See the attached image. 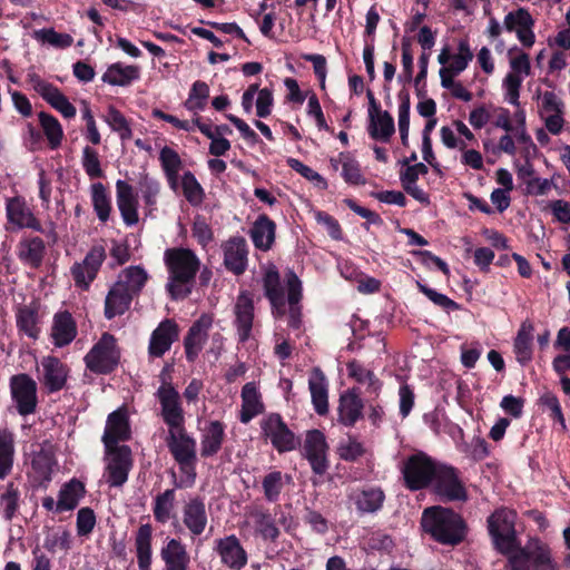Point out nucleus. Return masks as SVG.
Here are the masks:
<instances>
[{
	"instance_id": "nucleus-1",
	"label": "nucleus",
	"mask_w": 570,
	"mask_h": 570,
	"mask_svg": "<svg viewBox=\"0 0 570 570\" xmlns=\"http://www.w3.org/2000/svg\"><path fill=\"white\" fill-rule=\"evenodd\" d=\"M164 263L168 272L166 291L173 301L187 298L195 286L202 262L197 254L186 247L167 248Z\"/></svg>"
},
{
	"instance_id": "nucleus-2",
	"label": "nucleus",
	"mask_w": 570,
	"mask_h": 570,
	"mask_svg": "<svg viewBox=\"0 0 570 570\" xmlns=\"http://www.w3.org/2000/svg\"><path fill=\"white\" fill-rule=\"evenodd\" d=\"M421 525L425 533L444 546L455 547L468 535V524L462 515L451 508L434 505L423 511Z\"/></svg>"
},
{
	"instance_id": "nucleus-3",
	"label": "nucleus",
	"mask_w": 570,
	"mask_h": 570,
	"mask_svg": "<svg viewBox=\"0 0 570 570\" xmlns=\"http://www.w3.org/2000/svg\"><path fill=\"white\" fill-rule=\"evenodd\" d=\"M508 570H559L552 557L551 548L542 540L530 539L524 547L520 544L508 557Z\"/></svg>"
},
{
	"instance_id": "nucleus-4",
	"label": "nucleus",
	"mask_w": 570,
	"mask_h": 570,
	"mask_svg": "<svg viewBox=\"0 0 570 570\" xmlns=\"http://www.w3.org/2000/svg\"><path fill=\"white\" fill-rule=\"evenodd\" d=\"M440 462L425 452L419 451L409 455L401 468L403 485L412 491H420L431 487Z\"/></svg>"
},
{
	"instance_id": "nucleus-5",
	"label": "nucleus",
	"mask_w": 570,
	"mask_h": 570,
	"mask_svg": "<svg viewBox=\"0 0 570 570\" xmlns=\"http://www.w3.org/2000/svg\"><path fill=\"white\" fill-rule=\"evenodd\" d=\"M121 352L116 337L105 332L85 355L87 370L97 375H108L116 371L120 363Z\"/></svg>"
},
{
	"instance_id": "nucleus-6",
	"label": "nucleus",
	"mask_w": 570,
	"mask_h": 570,
	"mask_svg": "<svg viewBox=\"0 0 570 570\" xmlns=\"http://www.w3.org/2000/svg\"><path fill=\"white\" fill-rule=\"evenodd\" d=\"M515 513L509 509H498L488 518V530L494 548L509 557L520 544L514 528Z\"/></svg>"
},
{
	"instance_id": "nucleus-7",
	"label": "nucleus",
	"mask_w": 570,
	"mask_h": 570,
	"mask_svg": "<svg viewBox=\"0 0 570 570\" xmlns=\"http://www.w3.org/2000/svg\"><path fill=\"white\" fill-rule=\"evenodd\" d=\"M165 442L173 459L179 465L180 471L184 473L191 471L194 480L197 463L196 439L187 432L185 425H181V428L168 429Z\"/></svg>"
},
{
	"instance_id": "nucleus-8",
	"label": "nucleus",
	"mask_w": 570,
	"mask_h": 570,
	"mask_svg": "<svg viewBox=\"0 0 570 570\" xmlns=\"http://www.w3.org/2000/svg\"><path fill=\"white\" fill-rule=\"evenodd\" d=\"M261 433L265 441H269L278 453H286L295 450L299 440L287 426L279 413H269L259 422Z\"/></svg>"
},
{
	"instance_id": "nucleus-9",
	"label": "nucleus",
	"mask_w": 570,
	"mask_h": 570,
	"mask_svg": "<svg viewBox=\"0 0 570 570\" xmlns=\"http://www.w3.org/2000/svg\"><path fill=\"white\" fill-rule=\"evenodd\" d=\"M431 487L442 502H465L469 498L459 470L452 465L440 463Z\"/></svg>"
},
{
	"instance_id": "nucleus-10",
	"label": "nucleus",
	"mask_w": 570,
	"mask_h": 570,
	"mask_svg": "<svg viewBox=\"0 0 570 570\" xmlns=\"http://www.w3.org/2000/svg\"><path fill=\"white\" fill-rule=\"evenodd\" d=\"M106 482L110 488H121L127 481L134 466L132 452L129 445L105 448Z\"/></svg>"
},
{
	"instance_id": "nucleus-11",
	"label": "nucleus",
	"mask_w": 570,
	"mask_h": 570,
	"mask_svg": "<svg viewBox=\"0 0 570 570\" xmlns=\"http://www.w3.org/2000/svg\"><path fill=\"white\" fill-rule=\"evenodd\" d=\"M106 250L102 245L92 246L82 262H76L70 268L71 277L77 288L87 292L106 259Z\"/></svg>"
},
{
	"instance_id": "nucleus-12",
	"label": "nucleus",
	"mask_w": 570,
	"mask_h": 570,
	"mask_svg": "<svg viewBox=\"0 0 570 570\" xmlns=\"http://www.w3.org/2000/svg\"><path fill=\"white\" fill-rule=\"evenodd\" d=\"M10 392L20 415L27 416L36 412L38 404L37 383L29 374L12 375L10 377Z\"/></svg>"
},
{
	"instance_id": "nucleus-13",
	"label": "nucleus",
	"mask_w": 570,
	"mask_h": 570,
	"mask_svg": "<svg viewBox=\"0 0 570 570\" xmlns=\"http://www.w3.org/2000/svg\"><path fill=\"white\" fill-rule=\"evenodd\" d=\"M160 405V416L168 429L185 425V411L179 392L173 384L160 385L155 393Z\"/></svg>"
},
{
	"instance_id": "nucleus-14",
	"label": "nucleus",
	"mask_w": 570,
	"mask_h": 570,
	"mask_svg": "<svg viewBox=\"0 0 570 570\" xmlns=\"http://www.w3.org/2000/svg\"><path fill=\"white\" fill-rule=\"evenodd\" d=\"M327 452L328 444L325 434L317 429L307 431L303 444V454L312 471L317 475L325 474L330 468Z\"/></svg>"
},
{
	"instance_id": "nucleus-15",
	"label": "nucleus",
	"mask_w": 570,
	"mask_h": 570,
	"mask_svg": "<svg viewBox=\"0 0 570 570\" xmlns=\"http://www.w3.org/2000/svg\"><path fill=\"white\" fill-rule=\"evenodd\" d=\"M234 326L238 336L239 343H246L250 336L255 318V305L253 294L249 291L243 289L236 297L233 307Z\"/></svg>"
},
{
	"instance_id": "nucleus-16",
	"label": "nucleus",
	"mask_w": 570,
	"mask_h": 570,
	"mask_svg": "<svg viewBox=\"0 0 570 570\" xmlns=\"http://www.w3.org/2000/svg\"><path fill=\"white\" fill-rule=\"evenodd\" d=\"M6 216L8 224H11L14 229L28 228L35 232L43 233L41 222L32 213L31 208L22 196L7 198Z\"/></svg>"
},
{
	"instance_id": "nucleus-17",
	"label": "nucleus",
	"mask_w": 570,
	"mask_h": 570,
	"mask_svg": "<svg viewBox=\"0 0 570 570\" xmlns=\"http://www.w3.org/2000/svg\"><path fill=\"white\" fill-rule=\"evenodd\" d=\"M213 325V316L210 314H202L189 327L184 337V348L186 360L194 363L202 352L208 338V331Z\"/></svg>"
},
{
	"instance_id": "nucleus-18",
	"label": "nucleus",
	"mask_w": 570,
	"mask_h": 570,
	"mask_svg": "<svg viewBox=\"0 0 570 570\" xmlns=\"http://www.w3.org/2000/svg\"><path fill=\"white\" fill-rule=\"evenodd\" d=\"M264 295L271 304L274 318H282L286 315V299L281 283V275L275 265H271L263 276Z\"/></svg>"
},
{
	"instance_id": "nucleus-19",
	"label": "nucleus",
	"mask_w": 570,
	"mask_h": 570,
	"mask_svg": "<svg viewBox=\"0 0 570 570\" xmlns=\"http://www.w3.org/2000/svg\"><path fill=\"white\" fill-rule=\"evenodd\" d=\"M131 438L129 416L125 407L111 412L106 421L101 441L105 448L120 446L119 442H126Z\"/></svg>"
},
{
	"instance_id": "nucleus-20",
	"label": "nucleus",
	"mask_w": 570,
	"mask_h": 570,
	"mask_svg": "<svg viewBox=\"0 0 570 570\" xmlns=\"http://www.w3.org/2000/svg\"><path fill=\"white\" fill-rule=\"evenodd\" d=\"M40 383L48 394L61 391L69 376V367L57 356H45L41 361Z\"/></svg>"
},
{
	"instance_id": "nucleus-21",
	"label": "nucleus",
	"mask_w": 570,
	"mask_h": 570,
	"mask_svg": "<svg viewBox=\"0 0 570 570\" xmlns=\"http://www.w3.org/2000/svg\"><path fill=\"white\" fill-rule=\"evenodd\" d=\"M179 337V326L173 318H165L153 331L148 345L150 357H161Z\"/></svg>"
},
{
	"instance_id": "nucleus-22",
	"label": "nucleus",
	"mask_w": 570,
	"mask_h": 570,
	"mask_svg": "<svg viewBox=\"0 0 570 570\" xmlns=\"http://www.w3.org/2000/svg\"><path fill=\"white\" fill-rule=\"evenodd\" d=\"M214 550L220 557L222 563L232 570H242L248 562V556L235 534L217 539Z\"/></svg>"
},
{
	"instance_id": "nucleus-23",
	"label": "nucleus",
	"mask_w": 570,
	"mask_h": 570,
	"mask_svg": "<svg viewBox=\"0 0 570 570\" xmlns=\"http://www.w3.org/2000/svg\"><path fill=\"white\" fill-rule=\"evenodd\" d=\"M224 265L227 271L239 276L247 269L248 247L244 237H230L223 244Z\"/></svg>"
},
{
	"instance_id": "nucleus-24",
	"label": "nucleus",
	"mask_w": 570,
	"mask_h": 570,
	"mask_svg": "<svg viewBox=\"0 0 570 570\" xmlns=\"http://www.w3.org/2000/svg\"><path fill=\"white\" fill-rule=\"evenodd\" d=\"M35 89L39 92L41 98L55 110L60 112L63 118L71 119L76 117V107L69 101V99L57 86L37 77Z\"/></svg>"
},
{
	"instance_id": "nucleus-25",
	"label": "nucleus",
	"mask_w": 570,
	"mask_h": 570,
	"mask_svg": "<svg viewBox=\"0 0 570 570\" xmlns=\"http://www.w3.org/2000/svg\"><path fill=\"white\" fill-rule=\"evenodd\" d=\"M364 403L360 397V390L352 387L340 396L338 422L344 426L352 428L363 417Z\"/></svg>"
},
{
	"instance_id": "nucleus-26",
	"label": "nucleus",
	"mask_w": 570,
	"mask_h": 570,
	"mask_svg": "<svg viewBox=\"0 0 570 570\" xmlns=\"http://www.w3.org/2000/svg\"><path fill=\"white\" fill-rule=\"evenodd\" d=\"M77 333V323L69 311H59L53 315L50 336L56 347L69 345Z\"/></svg>"
},
{
	"instance_id": "nucleus-27",
	"label": "nucleus",
	"mask_w": 570,
	"mask_h": 570,
	"mask_svg": "<svg viewBox=\"0 0 570 570\" xmlns=\"http://www.w3.org/2000/svg\"><path fill=\"white\" fill-rule=\"evenodd\" d=\"M288 303V326L298 330L302 325V307L299 302L303 297L302 282L293 269L285 274Z\"/></svg>"
},
{
	"instance_id": "nucleus-28",
	"label": "nucleus",
	"mask_w": 570,
	"mask_h": 570,
	"mask_svg": "<svg viewBox=\"0 0 570 570\" xmlns=\"http://www.w3.org/2000/svg\"><path fill=\"white\" fill-rule=\"evenodd\" d=\"M183 523L189 532L198 537L207 525V512L205 501L197 495L190 498L183 507Z\"/></svg>"
},
{
	"instance_id": "nucleus-29",
	"label": "nucleus",
	"mask_w": 570,
	"mask_h": 570,
	"mask_svg": "<svg viewBox=\"0 0 570 570\" xmlns=\"http://www.w3.org/2000/svg\"><path fill=\"white\" fill-rule=\"evenodd\" d=\"M117 206L121 218L127 226L136 225L139 220L138 200L134 194V188L125 180L116 183Z\"/></svg>"
},
{
	"instance_id": "nucleus-30",
	"label": "nucleus",
	"mask_w": 570,
	"mask_h": 570,
	"mask_svg": "<svg viewBox=\"0 0 570 570\" xmlns=\"http://www.w3.org/2000/svg\"><path fill=\"white\" fill-rule=\"evenodd\" d=\"M19 261L33 269H38L46 256V243L39 236L23 237L17 245Z\"/></svg>"
},
{
	"instance_id": "nucleus-31",
	"label": "nucleus",
	"mask_w": 570,
	"mask_h": 570,
	"mask_svg": "<svg viewBox=\"0 0 570 570\" xmlns=\"http://www.w3.org/2000/svg\"><path fill=\"white\" fill-rule=\"evenodd\" d=\"M226 425L218 420L209 421L202 431L200 455L202 458H212L216 455L226 439Z\"/></svg>"
},
{
	"instance_id": "nucleus-32",
	"label": "nucleus",
	"mask_w": 570,
	"mask_h": 570,
	"mask_svg": "<svg viewBox=\"0 0 570 570\" xmlns=\"http://www.w3.org/2000/svg\"><path fill=\"white\" fill-rule=\"evenodd\" d=\"M134 298L121 282H116L105 298V317L112 320L124 315L130 308Z\"/></svg>"
},
{
	"instance_id": "nucleus-33",
	"label": "nucleus",
	"mask_w": 570,
	"mask_h": 570,
	"mask_svg": "<svg viewBox=\"0 0 570 570\" xmlns=\"http://www.w3.org/2000/svg\"><path fill=\"white\" fill-rule=\"evenodd\" d=\"M308 389L315 412L322 416L326 415L328 413V384L320 367L313 368L308 380Z\"/></svg>"
},
{
	"instance_id": "nucleus-34",
	"label": "nucleus",
	"mask_w": 570,
	"mask_h": 570,
	"mask_svg": "<svg viewBox=\"0 0 570 570\" xmlns=\"http://www.w3.org/2000/svg\"><path fill=\"white\" fill-rule=\"evenodd\" d=\"M352 500L360 514L375 513L383 508L385 493L380 487L367 485L357 490Z\"/></svg>"
},
{
	"instance_id": "nucleus-35",
	"label": "nucleus",
	"mask_w": 570,
	"mask_h": 570,
	"mask_svg": "<svg viewBox=\"0 0 570 570\" xmlns=\"http://www.w3.org/2000/svg\"><path fill=\"white\" fill-rule=\"evenodd\" d=\"M165 570H188L190 558L185 544L178 539H169L160 550Z\"/></svg>"
},
{
	"instance_id": "nucleus-36",
	"label": "nucleus",
	"mask_w": 570,
	"mask_h": 570,
	"mask_svg": "<svg viewBox=\"0 0 570 570\" xmlns=\"http://www.w3.org/2000/svg\"><path fill=\"white\" fill-rule=\"evenodd\" d=\"M276 224L266 214L259 215L250 228L249 235L257 249L269 250L275 242Z\"/></svg>"
},
{
	"instance_id": "nucleus-37",
	"label": "nucleus",
	"mask_w": 570,
	"mask_h": 570,
	"mask_svg": "<svg viewBox=\"0 0 570 570\" xmlns=\"http://www.w3.org/2000/svg\"><path fill=\"white\" fill-rule=\"evenodd\" d=\"M242 411L239 421L244 424L250 422L255 416L264 412L262 395L254 382L246 383L242 389Z\"/></svg>"
},
{
	"instance_id": "nucleus-38",
	"label": "nucleus",
	"mask_w": 570,
	"mask_h": 570,
	"mask_svg": "<svg viewBox=\"0 0 570 570\" xmlns=\"http://www.w3.org/2000/svg\"><path fill=\"white\" fill-rule=\"evenodd\" d=\"M140 78L138 66L115 62L108 66L101 81L111 86L128 87Z\"/></svg>"
},
{
	"instance_id": "nucleus-39",
	"label": "nucleus",
	"mask_w": 570,
	"mask_h": 570,
	"mask_svg": "<svg viewBox=\"0 0 570 570\" xmlns=\"http://www.w3.org/2000/svg\"><path fill=\"white\" fill-rule=\"evenodd\" d=\"M533 332L534 326L525 320L521 323L513 342V352L521 365H527L533 357Z\"/></svg>"
},
{
	"instance_id": "nucleus-40",
	"label": "nucleus",
	"mask_w": 570,
	"mask_h": 570,
	"mask_svg": "<svg viewBox=\"0 0 570 570\" xmlns=\"http://www.w3.org/2000/svg\"><path fill=\"white\" fill-rule=\"evenodd\" d=\"M85 494V484L78 479L73 478L66 482L59 490L56 512L61 513L75 510Z\"/></svg>"
},
{
	"instance_id": "nucleus-41",
	"label": "nucleus",
	"mask_w": 570,
	"mask_h": 570,
	"mask_svg": "<svg viewBox=\"0 0 570 570\" xmlns=\"http://www.w3.org/2000/svg\"><path fill=\"white\" fill-rule=\"evenodd\" d=\"M16 458V436L7 426H0V481L13 471Z\"/></svg>"
},
{
	"instance_id": "nucleus-42",
	"label": "nucleus",
	"mask_w": 570,
	"mask_h": 570,
	"mask_svg": "<svg viewBox=\"0 0 570 570\" xmlns=\"http://www.w3.org/2000/svg\"><path fill=\"white\" fill-rule=\"evenodd\" d=\"M153 527L150 523L141 524L135 535V548L139 570H150L153 560L151 550Z\"/></svg>"
},
{
	"instance_id": "nucleus-43",
	"label": "nucleus",
	"mask_w": 570,
	"mask_h": 570,
	"mask_svg": "<svg viewBox=\"0 0 570 570\" xmlns=\"http://www.w3.org/2000/svg\"><path fill=\"white\" fill-rule=\"evenodd\" d=\"M367 132L374 140L389 142L395 132L394 119L386 110H380L368 117Z\"/></svg>"
},
{
	"instance_id": "nucleus-44",
	"label": "nucleus",
	"mask_w": 570,
	"mask_h": 570,
	"mask_svg": "<svg viewBox=\"0 0 570 570\" xmlns=\"http://www.w3.org/2000/svg\"><path fill=\"white\" fill-rule=\"evenodd\" d=\"M148 281V274L141 266H129L118 276L117 282H121L125 288L134 296H138Z\"/></svg>"
},
{
	"instance_id": "nucleus-45",
	"label": "nucleus",
	"mask_w": 570,
	"mask_h": 570,
	"mask_svg": "<svg viewBox=\"0 0 570 570\" xmlns=\"http://www.w3.org/2000/svg\"><path fill=\"white\" fill-rule=\"evenodd\" d=\"M252 517L255 520L256 531L259 533L263 540L275 542L278 539L281 531L275 523V519L268 510L262 508L256 509L252 513Z\"/></svg>"
},
{
	"instance_id": "nucleus-46",
	"label": "nucleus",
	"mask_w": 570,
	"mask_h": 570,
	"mask_svg": "<svg viewBox=\"0 0 570 570\" xmlns=\"http://www.w3.org/2000/svg\"><path fill=\"white\" fill-rule=\"evenodd\" d=\"M16 323L19 332L28 337L33 340L39 337L40 328L38 326V311L36 307L27 305L19 307L16 314Z\"/></svg>"
},
{
	"instance_id": "nucleus-47",
	"label": "nucleus",
	"mask_w": 570,
	"mask_h": 570,
	"mask_svg": "<svg viewBox=\"0 0 570 570\" xmlns=\"http://www.w3.org/2000/svg\"><path fill=\"white\" fill-rule=\"evenodd\" d=\"M91 203L98 219L106 223L110 217L111 197L102 183L91 185Z\"/></svg>"
},
{
	"instance_id": "nucleus-48",
	"label": "nucleus",
	"mask_w": 570,
	"mask_h": 570,
	"mask_svg": "<svg viewBox=\"0 0 570 570\" xmlns=\"http://www.w3.org/2000/svg\"><path fill=\"white\" fill-rule=\"evenodd\" d=\"M175 489H167L163 493L156 495L153 505V513L158 523L165 524L168 522L175 508Z\"/></svg>"
},
{
	"instance_id": "nucleus-49",
	"label": "nucleus",
	"mask_w": 570,
	"mask_h": 570,
	"mask_svg": "<svg viewBox=\"0 0 570 570\" xmlns=\"http://www.w3.org/2000/svg\"><path fill=\"white\" fill-rule=\"evenodd\" d=\"M161 168L170 184L171 188L176 187L178 171L181 168V159L176 150L165 146L159 153Z\"/></svg>"
},
{
	"instance_id": "nucleus-50",
	"label": "nucleus",
	"mask_w": 570,
	"mask_h": 570,
	"mask_svg": "<svg viewBox=\"0 0 570 570\" xmlns=\"http://www.w3.org/2000/svg\"><path fill=\"white\" fill-rule=\"evenodd\" d=\"M38 118L40 126L48 139L49 147L51 149L58 148L61 145L63 138V130L59 120L46 111H40L38 114Z\"/></svg>"
},
{
	"instance_id": "nucleus-51",
	"label": "nucleus",
	"mask_w": 570,
	"mask_h": 570,
	"mask_svg": "<svg viewBox=\"0 0 570 570\" xmlns=\"http://www.w3.org/2000/svg\"><path fill=\"white\" fill-rule=\"evenodd\" d=\"M104 119L110 129L119 135L120 140L126 141L131 139L132 129L130 122L115 106L110 105L107 108V114Z\"/></svg>"
},
{
	"instance_id": "nucleus-52",
	"label": "nucleus",
	"mask_w": 570,
	"mask_h": 570,
	"mask_svg": "<svg viewBox=\"0 0 570 570\" xmlns=\"http://www.w3.org/2000/svg\"><path fill=\"white\" fill-rule=\"evenodd\" d=\"M181 188L186 200L191 206L196 207L203 204L205 199V190L190 170L183 174Z\"/></svg>"
},
{
	"instance_id": "nucleus-53",
	"label": "nucleus",
	"mask_w": 570,
	"mask_h": 570,
	"mask_svg": "<svg viewBox=\"0 0 570 570\" xmlns=\"http://www.w3.org/2000/svg\"><path fill=\"white\" fill-rule=\"evenodd\" d=\"M340 160L342 161V176L347 184L364 185L366 183L361 166L355 158L348 153H340Z\"/></svg>"
},
{
	"instance_id": "nucleus-54",
	"label": "nucleus",
	"mask_w": 570,
	"mask_h": 570,
	"mask_svg": "<svg viewBox=\"0 0 570 570\" xmlns=\"http://www.w3.org/2000/svg\"><path fill=\"white\" fill-rule=\"evenodd\" d=\"M284 474L281 471H272L267 473L262 480V488L264 492V498L268 502H277L279 495L284 489Z\"/></svg>"
},
{
	"instance_id": "nucleus-55",
	"label": "nucleus",
	"mask_w": 570,
	"mask_h": 570,
	"mask_svg": "<svg viewBox=\"0 0 570 570\" xmlns=\"http://www.w3.org/2000/svg\"><path fill=\"white\" fill-rule=\"evenodd\" d=\"M138 188L145 205L149 207L151 212L157 204V197L160 193V183L148 174H144L138 180Z\"/></svg>"
},
{
	"instance_id": "nucleus-56",
	"label": "nucleus",
	"mask_w": 570,
	"mask_h": 570,
	"mask_svg": "<svg viewBox=\"0 0 570 570\" xmlns=\"http://www.w3.org/2000/svg\"><path fill=\"white\" fill-rule=\"evenodd\" d=\"M20 491L13 482H9L6 491L0 495V502L3 504V518L11 521L18 512Z\"/></svg>"
},
{
	"instance_id": "nucleus-57",
	"label": "nucleus",
	"mask_w": 570,
	"mask_h": 570,
	"mask_svg": "<svg viewBox=\"0 0 570 570\" xmlns=\"http://www.w3.org/2000/svg\"><path fill=\"white\" fill-rule=\"evenodd\" d=\"M417 289L424 294L434 305L439 306L446 313L459 311L461 305L450 298L449 296L436 292L435 289L429 287L426 284L421 282H416Z\"/></svg>"
},
{
	"instance_id": "nucleus-58",
	"label": "nucleus",
	"mask_w": 570,
	"mask_h": 570,
	"mask_svg": "<svg viewBox=\"0 0 570 570\" xmlns=\"http://www.w3.org/2000/svg\"><path fill=\"white\" fill-rule=\"evenodd\" d=\"M209 97V87L205 81L196 80L188 95L186 107L189 110H204Z\"/></svg>"
},
{
	"instance_id": "nucleus-59",
	"label": "nucleus",
	"mask_w": 570,
	"mask_h": 570,
	"mask_svg": "<svg viewBox=\"0 0 570 570\" xmlns=\"http://www.w3.org/2000/svg\"><path fill=\"white\" fill-rule=\"evenodd\" d=\"M458 50L459 52L452 57V63L446 67L453 75H460L464 71L474 57L469 41L465 39L460 40Z\"/></svg>"
},
{
	"instance_id": "nucleus-60",
	"label": "nucleus",
	"mask_w": 570,
	"mask_h": 570,
	"mask_svg": "<svg viewBox=\"0 0 570 570\" xmlns=\"http://www.w3.org/2000/svg\"><path fill=\"white\" fill-rule=\"evenodd\" d=\"M504 29L509 32H517L519 28L534 26V20L525 8L510 11L503 21Z\"/></svg>"
},
{
	"instance_id": "nucleus-61",
	"label": "nucleus",
	"mask_w": 570,
	"mask_h": 570,
	"mask_svg": "<svg viewBox=\"0 0 570 570\" xmlns=\"http://www.w3.org/2000/svg\"><path fill=\"white\" fill-rule=\"evenodd\" d=\"M35 38L60 49L69 48L73 42L70 35L57 32L53 28L35 31Z\"/></svg>"
},
{
	"instance_id": "nucleus-62",
	"label": "nucleus",
	"mask_w": 570,
	"mask_h": 570,
	"mask_svg": "<svg viewBox=\"0 0 570 570\" xmlns=\"http://www.w3.org/2000/svg\"><path fill=\"white\" fill-rule=\"evenodd\" d=\"M191 234L203 248H206L214 239V232L207 223L206 217L203 215L195 216L191 225Z\"/></svg>"
},
{
	"instance_id": "nucleus-63",
	"label": "nucleus",
	"mask_w": 570,
	"mask_h": 570,
	"mask_svg": "<svg viewBox=\"0 0 570 570\" xmlns=\"http://www.w3.org/2000/svg\"><path fill=\"white\" fill-rule=\"evenodd\" d=\"M82 167L86 174L91 178H102L104 170L100 166L99 155L96 149L90 146H86L82 149V158H81Z\"/></svg>"
},
{
	"instance_id": "nucleus-64",
	"label": "nucleus",
	"mask_w": 570,
	"mask_h": 570,
	"mask_svg": "<svg viewBox=\"0 0 570 570\" xmlns=\"http://www.w3.org/2000/svg\"><path fill=\"white\" fill-rule=\"evenodd\" d=\"M96 522V514L91 508L79 509L76 521L78 537H88L94 531Z\"/></svg>"
}]
</instances>
